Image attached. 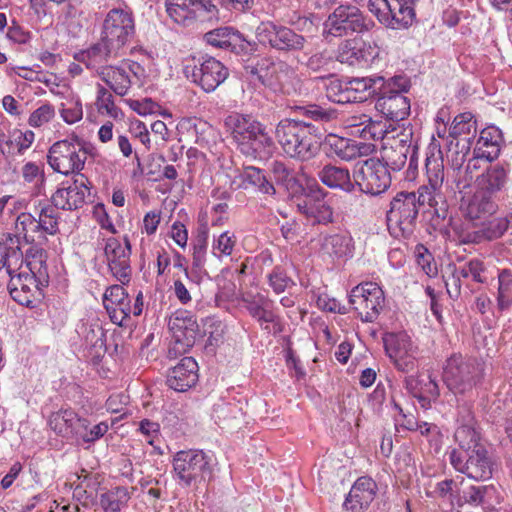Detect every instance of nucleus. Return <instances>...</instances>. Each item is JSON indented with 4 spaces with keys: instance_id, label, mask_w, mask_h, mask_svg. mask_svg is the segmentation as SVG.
<instances>
[{
    "instance_id": "f257e3e1",
    "label": "nucleus",
    "mask_w": 512,
    "mask_h": 512,
    "mask_svg": "<svg viewBox=\"0 0 512 512\" xmlns=\"http://www.w3.org/2000/svg\"><path fill=\"white\" fill-rule=\"evenodd\" d=\"M237 149L246 157L266 160L275 150L272 137L260 122L242 114H231L225 119Z\"/></svg>"
},
{
    "instance_id": "f03ea898",
    "label": "nucleus",
    "mask_w": 512,
    "mask_h": 512,
    "mask_svg": "<svg viewBox=\"0 0 512 512\" xmlns=\"http://www.w3.org/2000/svg\"><path fill=\"white\" fill-rule=\"evenodd\" d=\"M317 127L307 120L282 119L275 129L277 141L292 158L308 161L320 152Z\"/></svg>"
},
{
    "instance_id": "7ed1b4c3",
    "label": "nucleus",
    "mask_w": 512,
    "mask_h": 512,
    "mask_svg": "<svg viewBox=\"0 0 512 512\" xmlns=\"http://www.w3.org/2000/svg\"><path fill=\"white\" fill-rule=\"evenodd\" d=\"M428 204L434 209L426 188H418L417 192H398L390 202L387 211V226L395 237L409 238L416 227L419 208Z\"/></svg>"
},
{
    "instance_id": "20e7f679",
    "label": "nucleus",
    "mask_w": 512,
    "mask_h": 512,
    "mask_svg": "<svg viewBox=\"0 0 512 512\" xmlns=\"http://www.w3.org/2000/svg\"><path fill=\"white\" fill-rule=\"evenodd\" d=\"M173 472L180 485L198 486L212 480L216 460L202 450H182L173 457Z\"/></svg>"
},
{
    "instance_id": "39448f33",
    "label": "nucleus",
    "mask_w": 512,
    "mask_h": 512,
    "mask_svg": "<svg viewBox=\"0 0 512 512\" xmlns=\"http://www.w3.org/2000/svg\"><path fill=\"white\" fill-rule=\"evenodd\" d=\"M411 86L405 75H395L382 82L379 88L375 108L387 119L404 120L410 114V100L404 95Z\"/></svg>"
},
{
    "instance_id": "423d86ee",
    "label": "nucleus",
    "mask_w": 512,
    "mask_h": 512,
    "mask_svg": "<svg viewBox=\"0 0 512 512\" xmlns=\"http://www.w3.org/2000/svg\"><path fill=\"white\" fill-rule=\"evenodd\" d=\"M483 372V364L477 359L454 354L446 360L443 381L454 394H465L481 382Z\"/></svg>"
},
{
    "instance_id": "0eeeda50",
    "label": "nucleus",
    "mask_w": 512,
    "mask_h": 512,
    "mask_svg": "<svg viewBox=\"0 0 512 512\" xmlns=\"http://www.w3.org/2000/svg\"><path fill=\"white\" fill-rule=\"evenodd\" d=\"M255 35L260 44L284 54H296L310 46L304 35L273 21L261 22L256 27Z\"/></svg>"
},
{
    "instance_id": "6e6552de",
    "label": "nucleus",
    "mask_w": 512,
    "mask_h": 512,
    "mask_svg": "<svg viewBox=\"0 0 512 512\" xmlns=\"http://www.w3.org/2000/svg\"><path fill=\"white\" fill-rule=\"evenodd\" d=\"M374 26L375 22L352 4L338 5L325 22L327 35L334 37L363 34L372 30Z\"/></svg>"
},
{
    "instance_id": "1a4fd4ad",
    "label": "nucleus",
    "mask_w": 512,
    "mask_h": 512,
    "mask_svg": "<svg viewBox=\"0 0 512 512\" xmlns=\"http://www.w3.org/2000/svg\"><path fill=\"white\" fill-rule=\"evenodd\" d=\"M86 159L84 142L77 136L55 142L47 154L50 167L64 175L79 173L84 168Z\"/></svg>"
},
{
    "instance_id": "9d476101",
    "label": "nucleus",
    "mask_w": 512,
    "mask_h": 512,
    "mask_svg": "<svg viewBox=\"0 0 512 512\" xmlns=\"http://www.w3.org/2000/svg\"><path fill=\"white\" fill-rule=\"evenodd\" d=\"M419 0H369V11L391 29H404L415 19V4Z\"/></svg>"
},
{
    "instance_id": "9b49d317",
    "label": "nucleus",
    "mask_w": 512,
    "mask_h": 512,
    "mask_svg": "<svg viewBox=\"0 0 512 512\" xmlns=\"http://www.w3.org/2000/svg\"><path fill=\"white\" fill-rule=\"evenodd\" d=\"M428 184L419 188H426L431 200L434 201V212L437 217L445 219L448 212V198L452 196L453 190L449 189L448 181L444 184V163L442 156L432 154L425 162Z\"/></svg>"
},
{
    "instance_id": "f8f14e48",
    "label": "nucleus",
    "mask_w": 512,
    "mask_h": 512,
    "mask_svg": "<svg viewBox=\"0 0 512 512\" xmlns=\"http://www.w3.org/2000/svg\"><path fill=\"white\" fill-rule=\"evenodd\" d=\"M185 76L204 92L215 91L229 76L228 69L214 57L193 59V64L184 67Z\"/></svg>"
},
{
    "instance_id": "ddd939ff",
    "label": "nucleus",
    "mask_w": 512,
    "mask_h": 512,
    "mask_svg": "<svg viewBox=\"0 0 512 512\" xmlns=\"http://www.w3.org/2000/svg\"><path fill=\"white\" fill-rule=\"evenodd\" d=\"M449 460L456 471L475 481H485L492 477L493 461L485 446L465 452L453 449Z\"/></svg>"
},
{
    "instance_id": "4468645a",
    "label": "nucleus",
    "mask_w": 512,
    "mask_h": 512,
    "mask_svg": "<svg viewBox=\"0 0 512 512\" xmlns=\"http://www.w3.org/2000/svg\"><path fill=\"white\" fill-rule=\"evenodd\" d=\"M355 187L363 193L379 195L391 185V174L378 158L358 162L353 170Z\"/></svg>"
},
{
    "instance_id": "2eb2a0df",
    "label": "nucleus",
    "mask_w": 512,
    "mask_h": 512,
    "mask_svg": "<svg viewBox=\"0 0 512 512\" xmlns=\"http://www.w3.org/2000/svg\"><path fill=\"white\" fill-rule=\"evenodd\" d=\"M349 303L363 322H374L384 307L385 297L376 283L365 282L351 290Z\"/></svg>"
},
{
    "instance_id": "dca6fc26",
    "label": "nucleus",
    "mask_w": 512,
    "mask_h": 512,
    "mask_svg": "<svg viewBox=\"0 0 512 512\" xmlns=\"http://www.w3.org/2000/svg\"><path fill=\"white\" fill-rule=\"evenodd\" d=\"M135 35V25L132 13L120 9H111L102 24L100 37L119 51L129 43Z\"/></svg>"
},
{
    "instance_id": "f3484780",
    "label": "nucleus",
    "mask_w": 512,
    "mask_h": 512,
    "mask_svg": "<svg viewBox=\"0 0 512 512\" xmlns=\"http://www.w3.org/2000/svg\"><path fill=\"white\" fill-rule=\"evenodd\" d=\"M166 11L176 23L184 25L192 20H217L219 14L211 0H166Z\"/></svg>"
},
{
    "instance_id": "a211bd4d",
    "label": "nucleus",
    "mask_w": 512,
    "mask_h": 512,
    "mask_svg": "<svg viewBox=\"0 0 512 512\" xmlns=\"http://www.w3.org/2000/svg\"><path fill=\"white\" fill-rule=\"evenodd\" d=\"M383 344L386 354L397 370L410 373L416 369L418 348L406 333L385 334Z\"/></svg>"
},
{
    "instance_id": "6ab92c4d",
    "label": "nucleus",
    "mask_w": 512,
    "mask_h": 512,
    "mask_svg": "<svg viewBox=\"0 0 512 512\" xmlns=\"http://www.w3.org/2000/svg\"><path fill=\"white\" fill-rule=\"evenodd\" d=\"M204 40L214 48L230 51L241 57H248L258 50L257 42L248 40L230 26L219 27L205 33Z\"/></svg>"
},
{
    "instance_id": "aec40b11",
    "label": "nucleus",
    "mask_w": 512,
    "mask_h": 512,
    "mask_svg": "<svg viewBox=\"0 0 512 512\" xmlns=\"http://www.w3.org/2000/svg\"><path fill=\"white\" fill-rule=\"evenodd\" d=\"M168 327L174 339V346L169 349V355L172 352L185 353L194 346L199 334V326L190 312L177 310L169 318Z\"/></svg>"
},
{
    "instance_id": "412c9836",
    "label": "nucleus",
    "mask_w": 512,
    "mask_h": 512,
    "mask_svg": "<svg viewBox=\"0 0 512 512\" xmlns=\"http://www.w3.org/2000/svg\"><path fill=\"white\" fill-rule=\"evenodd\" d=\"M104 255L111 274L122 284L128 283L132 273L129 240L125 238V244H122L115 237L108 238L104 246Z\"/></svg>"
},
{
    "instance_id": "4be33fe9",
    "label": "nucleus",
    "mask_w": 512,
    "mask_h": 512,
    "mask_svg": "<svg viewBox=\"0 0 512 512\" xmlns=\"http://www.w3.org/2000/svg\"><path fill=\"white\" fill-rule=\"evenodd\" d=\"M325 193L316 186L310 187L309 194L298 199L297 208L312 225L321 224L328 225L334 221V213L332 207L324 199Z\"/></svg>"
},
{
    "instance_id": "5701e85b",
    "label": "nucleus",
    "mask_w": 512,
    "mask_h": 512,
    "mask_svg": "<svg viewBox=\"0 0 512 512\" xmlns=\"http://www.w3.org/2000/svg\"><path fill=\"white\" fill-rule=\"evenodd\" d=\"M86 182L87 179L80 175L71 182L62 183V186L51 197L54 207L70 211L81 208L89 194Z\"/></svg>"
},
{
    "instance_id": "b1692460",
    "label": "nucleus",
    "mask_w": 512,
    "mask_h": 512,
    "mask_svg": "<svg viewBox=\"0 0 512 512\" xmlns=\"http://www.w3.org/2000/svg\"><path fill=\"white\" fill-rule=\"evenodd\" d=\"M241 301L249 315L264 329L269 330L268 324L278 321L279 317L273 309L274 302L268 296L248 291L243 293Z\"/></svg>"
},
{
    "instance_id": "393cba45",
    "label": "nucleus",
    "mask_w": 512,
    "mask_h": 512,
    "mask_svg": "<svg viewBox=\"0 0 512 512\" xmlns=\"http://www.w3.org/2000/svg\"><path fill=\"white\" fill-rule=\"evenodd\" d=\"M120 54V51L110 43H106L103 38L100 37L99 41L91 45L88 49L82 50L75 54L74 58L79 63H83L88 69L96 70L99 75V71L102 68L109 67L106 63L111 58H116Z\"/></svg>"
},
{
    "instance_id": "a878e982",
    "label": "nucleus",
    "mask_w": 512,
    "mask_h": 512,
    "mask_svg": "<svg viewBox=\"0 0 512 512\" xmlns=\"http://www.w3.org/2000/svg\"><path fill=\"white\" fill-rule=\"evenodd\" d=\"M198 381V364L193 357H184L180 362L169 369L167 385L177 391L185 392Z\"/></svg>"
},
{
    "instance_id": "bb28decb",
    "label": "nucleus",
    "mask_w": 512,
    "mask_h": 512,
    "mask_svg": "<svg viewBox=\"0 0 512 512\" xmlns=\"http://www.w3.org/2000/svg\"><path fill=\"white\" fill-rule=\"evenodd\" d=\"M89 421L80 418L72 409H60L51 414L49 418L50 428L62 437L77 435L86 431Z\"/></svg>"
},
{
    "instance_id": "cd10ccee",
    "label": "nucleus",
    "mask_w": 512,
    "mask_h": 512,
    "mask_svg": "<svg viewBox=\"0 0 512 512\" xmlns=\"http://www.w3.org/2000/svg\"><path fill=\"white\" fill-rule=\"evenodd\" d=\"M3 236L12 245L21 244L22 241L26 244H33L37 239L42 240L37 219L27 212H22L16 217L13 233H6Z\"/></svg>"
},
{
    "instance_id": "c85d7f7f",
    "label": "nucleus",
    "mask_w": 512,
    "mask_h": 512,
    "mask_svg": "<svg viewBox=\"0 0 512 512\" xmlns=\"http://www.w3.org/2000/svg\"><path fill=\"white\" fill-rule=\"evenodd\" d=\"M385 78L382 76L353 78L346 82L347 96L346 103H360L370 97L377 96L382 82Z\"/></svg>"
},
{
    "instance_id": "c756f323",
    "label": "nucleus",
    "mask_w": 512,
    "mask_h": 512,
    "mask_svg": "<svg viewBox=\"0 0 512 512\" xmlns=\"http://www.w3.org/2000/svg\"><path fill=\"white\" fill-rule=\"evenodd\" d=\"M508 172L507 164H491L476 178V188L496 197L508 181Z\"/></svg>"
},
{
    "instance_id": "7c9ffc66",
    "label": "nucleus",
    "mask_w": 512,
    "mask_h": 512,
    "mask_svg": "<svg viewBox=\"0 0 512 512\" xmlns=\"http://www.w3.org/2000/svg\"><path fill=\"white\" fill-rule=\"evenodd\" d=\"M503 136L501 130L496 126H488L480 132L474 147L475 158H485L491 162L495 160L501 150Z\"/></svg>"
},
{
    "instance_id": "2f4dec72",
    "label": "nucleus",
    "mask_w": 512,
    "mask_h": 512,
    "mask_svg": "<svg viewBox=\"0 0 512 512\" xmlns=\"http://www.w3.org/2000/svg\"><path fill=\"white\" fill-rule=\"evenodd\" d=\"M325 145L329 146L332 153L344 161H352L365 155L369 151V145L348 138L329 134L325 138Z\"/></svg>"
},
{
    "instance_id": "473e14b6",
    "label": "nucleus",
    "mask_w": 512,
    "mask_h": 512,
    "mask_svg": "<svg viewBox=\"0 0 512 512\" xmlns=\"http://www.w3.org/2000/svg\"><path fill=\"white\" fill-rule=\"evenodd\" d=\"M498 209L496 197L476 188L465 208V216L470 220L485 219Z\"/></svg>"
},
{
    "instance_id": "72a5a7b5",
    "label": "nucleus",
    "mask_w": 512,
    "mask_h": 512,
    "mask_svg": "<svg viewBox=\"0 0 512 512\" xmlns=\"http://www.w3.org/2000/svg\"><path fill=\"white\" fill-rule=\"evenodd\" d=\"M374 58L373 48L369 45L357 46L353 40H345L339 45L337 60L341 63H346L351 66L366 65Z\"/></svg>"
},
{
    "instance_id": "f704fd0d",
    "label": "nucleus",
    "mask_w": 512,
    "mask_h": 512,
    "mask_svg": "<svg viewBox=\"0 0 512 512\" xmlns=\"http://www.w3.org/2000/svg\"><path fill=\"white\" fill-rule=\"evenodd\" d=\"M321 182L329 188L340 189L345 192L355 190L354 180H351L350 172L347 168L334 165L324 166L318 173Z\"/></svg>"
},
{
    "instance_id": "c9c22d12",
    "label": "nucleus",
    "mask_w": 512,
    "mask_h": 512,
    "mask_svg": "<svg viewBox=\"0 0 512 512\" xmlns=\"http://www.w3.org/2000/svg\"><path fill=\"white\" fill-rule=\"evenodd\" d=\"M21 244L12 245L6 241V237L3 236L0 239V269L6 268L7 273L14 274L25 269L24 255L20 248Z\"/></svg>"
},
{
    "instance_id": "e433bc0d",
    "label": "nucleus",
    "mask_w": 512,
    "mask_h": 512,
    "mask_svg": "<svg viewBox=\"0 0 512 512\" xmlns=\"http://www.w3.org/2000/svg\"><path fill=\"white\" fill-rule=\"evenodd\" d=\"M323 253L333 258L351 257L353 252V240L346 234L325 235L321 242Z\"/></svg>"
},
{
    "instance_id": "4c0bfd02",
    "label": "nucleus",
    "mask_w": 512,
    "mask_h": 512,
    "mask_svg": "<svg viewBox=\"0 0 512 512\" xmlns=\"http://www.w3.org/2000/svg\"><path fill=\"white\" fill-rule=\"evenodd\" d=\"M99 77L119 96H125L131 87L129 74L122 67L102 68L99 71Z\"/></svg>"
},
{
    "instance_id": "58836bf2",
    "label": "nucleus",
    "mask_w": 512,
    "mask_h": 512,
    "mask_svg": "<svg viewBox=\"0 0 512 512\" xmlns=\"http://www.w3.org/2000/svg\"><path fill=\"white\" fill-rule=\"evenodd\" d=\"M24 260L25 268L31 273H36L40 283L46 282L49 276L46 251L37 245H31L25 252Z\"/></svg>"
},
{
    "instance_id": "ea45409f",
    "label": "nucleus",
    "mask_w": 512,
    "mask_h": 512,
    "mask_svg": "<svg viewBox=\"0 0 512 512\" xmlns=\"http://www.w3.org/2000/svg\"><path fill=\"white\" fill-rule=\"evenodd\" d=\"M411 153L407 148H403V146L399 147L385 142L381 149L380 161L387 167L389 172H399L405 166Z\"/></svg>"
},
{
    "instance_id": "a19ab883",
    "label": "nucleus",
    "mask_w": 512,
    "mask_h": 512,
    "mask_svg": "<svg viewBox=\"0 0 512 512\" xmlns=\"http://www.w3.org/2000/svg\"><path fill=\"white\" fill-rule=\"evenodd\" d=\"M131 496L126 487L118 486L100 495V506L104 512H121Z\"/></svg>"
},
{
    "instance_id": "79ce46f5",
    "label": "nucleus",
    "mask_w": 512,
    "mask_h": 512,
    "mask_svg": "<svg viewBox=\"0 0 512 512\" xmlns=\"http://www.w3.org/2000/svg\"><path fill=\"white\" fill-rule=\"evenodd\" d=\"M476 133V120L469 112L457 115L449 128V136L454 140L468 137L471 139L475 137Z\"/></svg>"
},
{
    "instance_id": "37998d69",
    "label": "nucleus",
    "mask_w": 512,
    "mask_h": 512,
    "mask_svg": "<svg viewBox=\"0 0 512 512\" xmlns=\"http://www.w3.org/2000/svg\"><path fill=\"white\" fill-rule=\"evenodd\" d=\"M377 489V484L371 477L362 476L355 481L347 496L369 507L376 496Z\"/></svg>"
},
{
    "instance_id": "c03bdc74",
    "label": "nucleus",
    "mask_w": 512,
    "mask_h": 512,
    "mask_svg": "<svg viewBox=\"0 0 512 512\" xmlns=\"http://www.w3.org/2000/svg\"><path fill=\"white\" fill-rule=\"evenodd\" d=\"M455 440L459 445L458 452L474 450L484 445L480 442L479 432L475 428V424L458 426L455 434Z\"/></svg>"
},
{
    "instance_id": "a18cd8bd",
    "label": "nucleus",
    "mask_w": 512,
    "mask_h": 512,
    "mask_svg": "<svg viewBox=\"0 0 512 512\" xmlns=\"http://www.w3.org/2000/svg\"><path fill=\"white\" fill-rule=\"evenodd\" d=\"M299 109L307 119L322 124L333 122L339 116L337 109L315 103L299 107Z\"/></svg>"
},
{
    "instance_id": "49530a36",
    "label": "nucleus",
    "mask_w": 512,
    "mask_h": 512,
    "mask_svg": "<svg viewBox=\"0 0 512 512\" xmlns=\"http://www.w3.org/2000/svg\"><path fill=\"white\" fill-rule=\"evenodd\" d=\"M497 306L501 311L512 306V271L509 269L498 273Z\"/></svg>"
},
{
    "instance_id": "de8ad7c7",
    "label": "nucleus",
    "mask_w": 512,
    "mask_h": 512,
    "mask_svg": "<svg viewBox=\"0 0 512 512\" xmlns=\"http://www.w3.org/2000/svg\"><path fill=\"white\" fill-rule=\"evenodd\" d=\"M471 149V141L470 138H460L455 140L454 139L450 141L447 158L449 162L451 163V167H458L463 166L464 162L466 161V158L470 152Z\"/></svg>"
},
{
    "instance_id": "09e8293b",
    "label": "nucleus",
    "mask_w": 512,
    "mask_h": 512,
    "mask_svg": "<svg viewBox=\"0 0 512 512\" xmlns=\"http://www.w3.org/2000/svg\"><path fill=\"white\" fill-rule=\"evenodd\" d=\"M303 55L298 58V63L305 65L308 69L317 72L326 68L332 61V57L327 51H318L312 53L309 46L302 51Z\"/></svg>"
},
{
    "instance_id": "8fccbe9b",
    "label": "nucleus",
    "mask_w": 512,
    "mask_h": 512,
    "mask_svg": "<svg viewBox=\"0 0 512 512\" xmlns=\"http://www.w3.org/2000/svg\"><path fill=\"white\" fill-rule=\"evenodd\" d=\"M273 66V62L270 58L262 57L256 58L251 63L244 66L246 74L255 78L263 85L270 84V72L269 68Z\"/></svg>"
},
{
    "instance_id": "3c124183",
    "label": "nucleus",
    "mask_w": 512,
    "mask_h": 512,
    "mask_svg": "<svg viewBox=\"0 0 512 512\" xmlns=\"http://www.w3.org/2000/svg\"><path fill=\"white\" fill-rule=\"evenodd\" d=\"M96 105L100 113L105 112L114 119L122 115L121 110L115 105L112 94L103 86H97Z\"/></svg>"
},
{
    "instance_id": "603ef678",
    "label": "nucleus",
    "mask_w": 512,
    "mask_h": 512,
    "mask_svg": "<svg viewBox=\"0 0 512 512\" xmlns=\"http://www.w3.org/2000/svg\"><path fill=\"white\" fill-rule=\"evenodd\" d=\"M452 169V181L455 187L449 186V189L453 190L452 196L456 193H463L466 189L471 187L473 182V174L471 173V166H460L451 167Z\"/></svg>"
},
{
    "instance_id": "864d4df0",
    "label": "nucleus",
    "mask_w": 512,
    "mask_h": 512,
    "mask_svg": "<svg viewBox=\"0 0 512 512\" xmlns=\"http://www.w3.org/2000/svg\"><path fill=\"white\" fill-rule=\"evenodd\" d=\"M418 141L419 139L414 135L413 127L410 125L402 127L391 140L387 139V143L399 147L403 146V148H407L409 152H413L414 150L418 151Z\"/></svg>"
},
{
    "instance_id": "5fc2aeb1",
    "label": "nucleus",
    "mask_w": 512,
    "mask_h": 512,
    "mask_svg": "<svg viewBox=\"0 0 512 512\" xmlns=\"http://www.w3.org/2000/svg\"><path fill=\"white\" fill-rule=\"evenodd\" d=\"M328 82L325 83V90L327 98L334 103L346 104L345 98L347 96L346 82L340 79L330 76Z\"/></svg>"
},
{
    "instance_id": "6e6d98bb",
    "label": "nucleus",
    "mask_w": 512,
    "mask_h": 512,
    "mask_svg": "<svg viewBox=\"0 0 512 512\" xmlns=\"http://www.w3.org/2000/svg\"><path fill=\"white\" fill-rule=\"evenodd\" d=\"M458 275L463 276L464 279L471 277L477 283H484L486 278L483 276L486 271L484 263L479 259H471L462 267L457 268Z\"/></svg>"
},
{
    "instance_id": "4d7b16f0",
    "label": "nucleus",
    "mask_w": 512,
    "mask_h": 512,
    "mask_svg": "<svg viewBox=\"0 0 512 512\" xmlns=\"http://www.w3.org/2000/svg\"><path fill=\"white\" fill-rule=\"evenodd\" d=\"M236 245V237L233 233L225 231L221 233L212 245V252L215 256H230Z\"/></svg>"
},
{
    "instance_id": "13d9d810",
    "label": "nucleus",
    "mask_w": 512,
    "mask_h": 512,
    "mask_svg": "<svg viewBox=\"0 0 512 512\" xmlns=\"http://www.w3.org/2000/svg\"><path fill=\"white\" fill-rule=\"evenodd\" d=\"M269 285L277 294L295 285L294 281L286 274L283 268L276 266L268 275Z\"/></svg>"
},
{
    "instance_id": "bf43d9fd",
    "label": "nucleus",
    "mask_w": 512,
    "mask_h": 512,
    "mask_svg": "<svg viewBox=\"0 0 512 512\" xmlns=\"http://www.w3.org/2000/svg\"><path fill=\"white\" fill-rule=\"evenodd\" d=\"M22 177L27 183L43 184L45 182L44 165L26 162L22 167Z\"/></svg>"
},
{
    "instance_id": "052dcab7",
    "label": "nucleus",
    "mask_w": 512,
    "mask_h": 512,
    "mask_svg": "<svg viewBox=\"0 0 512 512\" xmlns=\"http://www.w3.org/2000/svg\"><path fill=\"white\" fill-rule=\"evenodd\" d=\"M487 241L500 238L509 227V220L507 217L494 218L484 225Z\"/></svg>"
},
{
    "instance_id": "680f3d73",
    "label": "nucleus",
    "mask_w": 512,
    "mask_h": 512,
    "mask_svg": "<svg viewBox=\"0 0 512 512\" xmlns=\"http://www.w3.org/2000/svg\"><path fill=\"white\" fill-rule=\"evenodd\" d=\"M55 116V109L51 104H43L29 117L28 123L32 127H41L42 125L50 122Z\"/></svg>"
},
{
    "instance_id": "e2e57ef3",
    "label": "nucleus",
    "mask_w": 512,
    "mask_h": 512,
    "mask_svg": "<svg viewBox=\"0 0 512 512\" xmlns=\"http://www.w3.org/2000/svg\"><path fill=\"white\" fill-rule=\"evenodd\" d=\"M417 264L422 268L426 275L433 277L437 275V266L432 254L423 245L417 246Z\"/></svg>"
},
{
    "instance_id": "0e129e2a",
    "label": "nucleus",
    "mask_w": 512,
    "mask_h": 512,
    "mask_svg": "<svg viewBox=\"0 0 512 512\" xmlns=\"http://www.w3.org/2000/svg\"><path fill=\"white\" fill-rule=\"evenodd\" d=\"M42 292L36 291V286L24 284L21 289L12 292V299L23 306H32L33 302L41 297Z\"/></svg>"
},
{
    "instance_id": "69168bd1",
    "label": "nucleus",
    "mask_w": 512,
    "mask_h": 512,
    "mask_svg": "<svg viewBox=\"0 0 512 512\" xmlns=\"http://www.w3.org/2000/svg\"><path fill=\"white\" fill-rule=\"evenodd\" d=\"M128 297V293L121 285H112L108 287L103 295V305L105 308H114L120 302Z\"/></svg>"
},
{
    "instance_id": "338daca9",
    "label": "nucleus",
    "mask_w": 512,
    "mask_h": 512,
    "mask_svg": "<svg viewBox=\"0 0 512 512\" xmlns=\"http://www.w3.org/2000/svg\"><path fill=\"white\" fill-rule=\"evenodd\" d=\"M85 342L93 347L104 344L105 332L98 323H91L84 327L83 331Z\"/></svg>"
},
{
    "instance_id": "774afa93",
    "label": "nucleus",
    "mask_w": 512,
    "mask_h": 512,
    "mask_svg": "<svg viewBox=\"0 0 512 512\" xmlns=\"http://www.w3.org/2000/svg\"><path fill=\"white\" fill-rule=\"evenodd\" d=\"M61 116L68 124L80 121L83 116L81 102L79 100L69 101L66 105H63V108L61 109Z\"/></svg>"
}]
</instances>
